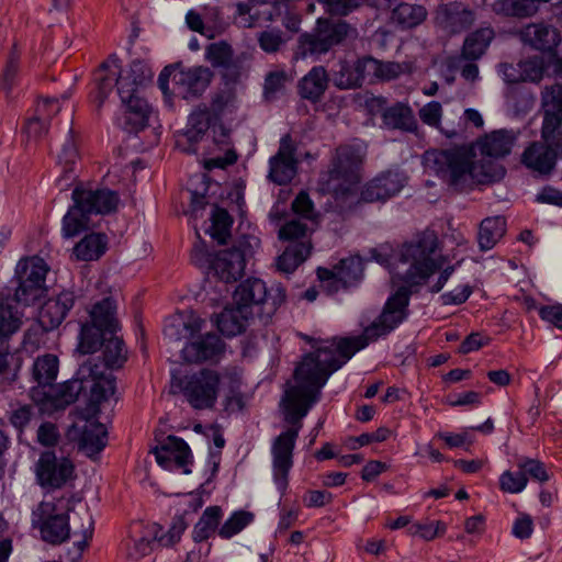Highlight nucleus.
<instances>
[{"label":"nucleus","instance_id":"13d9d810","mask_svg":"<svg viewBox=\"0 0 562 562\" xmlns=\"http://www.w3.org/2000/svg\"><path fill=\"white\" fill-rule=\"evenodd\" d=\"M233 57L232 47L225 43H213L206 48V58L213 67H227Z\"/></svg>","mask_w":562,"mask_h":562},{"label":"nucleus","instance_id":"39448f33","mask_svg":"<svg viewBox=\"0 0 562 562\" xmlns=\"http://www.w3.org/2000/svg\"><path fill=\"white\" fill-rule=\"evenodd\" d=\"M74 205L63 218V236L71 238L89 227V216L92 214H110L117 207L120 198L109 189L75 188L71 194Z\"/></svg>","mask_w":562,"mask_h":562},{"label":"nucleus","instance_id":"052dcab7","mask_svg":"<svg viewBox=\"0 0 562 562\" xmlns=\"http://www.w3.org/2000/svg\"><path fill=\"white\" fill-rule=\"evenodd\" d=\"M307 226L300 221H290L279 229V239L290 243H301L306 235Z\"/></svg>","mask_w":562,"mask_h":562},{"label":"nucleus","instance_id":"8fccbe9b","mask_svg":"<svg viewBox=\"0 0 562 562\" xmlns=\"http://www.w3.org/2000/svg\"><path fill=\"white\" fill-rule=\"evenodd\" d=\"M187 529V522L182 516H175L172 518L170 528L167 532H162L159 525H149L148 533L154 535V540L161 547H171L177 543L184 530Z\"/></svg>","mask_w":562,"mask_h":562},{"label":"nucleus","instance_id":"c756f323","mask_svg":"<svg viewBox=\"0 0 562 562\" xmlns=\"http://www.w3.org/2000/svg\"><path fill=\"white\" fill-rule=\"evenodd\" d=\"M475 21V13L470 8L460 2L448 3L443 8V29L458 34L469 30Z\"/></svg>","mask_w":562,"mask_h":562},{"label":"nucleus","instance_id":"4c0bfd02","mask_svg":"<svg viewBox=\"0 0 562 562\" xmlns=\"http://www.w3.org/2000/svg\"><path fill=\"white\" fill-rule=\"evenodd\" d=\"M108 337L109 333H105V329L91 322L81 323L77 350L82 355L94 353L103 347Z\"/></svg>","mask_w":562,"mask_h":562},{"label":"nucleus","instance_id":"5fc2aeb1","mask_svg":"<svg viewBox=\"0 0 562 562\" xmlns=\"http://www.w3.org/2000/svg\"><path fill=\"white\" fill-rule=\"evenodd\" d=\"M80 519L82 521L80 529L72 531V536L78 538L74 541L75 553L71 558L74 562L81 558L83 550L89 546V541L92 539L93 535V519L88 510H85Z\"/></svg>","mask_w":562,"mask_h":562},{"label":"nucleus","instance_id":"e2e57ef3","mask_svg":"<svg viewBox=\"0 0 562 562\" xmlns=\"http://www.w3.org/2000/svg\"><path fill=\"white\" fill-rule=\"evenodd\" d=\"M286 75L284 71L269 72L265 80V97L268 100L274 99L276 94L284 89Z\"/></svg>","mask_w":562,"mask_h":562},{"label":"nucleus","instance_id":"09e8293b","mask_svg":"<svg viewBox=\"0 0 562 562\" xmlns=\"http://www.w3.org/2000/svg\"><path fill=\"white\" fill-rule=\"evenodd\" d=\"M19 71L20 53L16 50L15 45H13L0 75V92H3L7 99H10L11 92L18 83Z\"/></svg>","mask_w":562,"mask_h":562},{"label":"nucleus","instance_id":"2eb2a0df","mask_svg":"<svg viewBox=\"0 0 562 562\" xmlns=\"http://www.w3.org/2000/svg\"><path fill=\"white\" fill-rule=\"evenodd\" d=\"M248 245L240 243L218 251L210 260V269L225 283L236 282L244 276Z\"/></svg>","mask_w":562,"mask_h":562},{"label":"nucleus","instance_id":"774afa93","mask_svg":"<svg viewBox=\"0 0 562 562\" xmlns=\"http://www.w3.org/2000/svg\"><path fill=\"white\" fill-rule=\"evenodd\" d=\"M543 139L549 142L552 146H555L562 157V122L559 123L555 120L554 122L549 121L543 130Z\"/></svg>","mask_w":562,"mask_h":562},{"label":"nucleus","instance_id":"c03bdc74","mask_svg":"<svg viewBox=\"0 0 562 562\" xmlns=\"http://www.w3.org/2000/svg\"><path fill=\"white\" fill-rule=\"evenodd\" d=\"M211 124V111L203 104L196 106L189 115L186 136L189 142H199Z\"/></svg>","mask_w":562,"mask_h":562},{"label":"nucleus","instance_id":"79ce46f5","mask_svg":"<svg viewBox=\"0 0 562 562\" xmlns=\"http://www.w3.org/2000/svg\"><path fill=\"white\" fill-rule=\"evenodd\" d=\"M427 16V11L424 7L402 2L395 7L391 14V20L401 29H412L419 25Z\"/></svg>","mask_w":562,"mask_h":562},{"label":"nucleus","instance_id":"6e6552de","mask_svg":"<svg viewBox=\"0 0 562 562\" xmlns=\"http://www.w3.org/2000/svg\"><path fill=\"white\" fill-rule=\"evenodd\" d=\"M350 26L345 21L318 19L312 33H304L297 40L296 58L314 57L328 53L348 35Z\"/></svg>","mask_w":562,"mask_h":562},{"label":"nucleus","instance_id":"b1692460","mask_svg":"<svg viewBox=\"0 0 562 562\" xmlns=\"http://www.w3.org/2000/svg\"><path fill=\"white\" fill-rule=\"evenodd\" d=\"M521 41L541 52H552L560 43L559 31L544 23H531L520 31Z\"/></svg>","mask_w":562,"mask_h":562},{"label":"nucleus","instance_id":"4d7b16f0","mask_svg":"<svg viewBox=\"0 0 562 562\" xmlns=\"http://www.w3.org/2000/svg\"><path fill=\"white\" fill-rule=\"evenodd\" d=\"M498 482L503 492L518 494L527 486L528 479L519 469L517 471L507 470L501 474Z\"/></svg>","mask_w":562,"mask_h":562},{"label":"nucleus","instance_id":"69168bd1","mask_svg":"<svg viewBox=\"0 0 562 562\" xmlns=\"http://www.w3.org/2000/svg\"><path fill=\"white\" fill-rule=\"evenodd\" d=\"M33 416L34 407L32 405H22L11 412L9 422L19 432H22Z\"/></svg>","mask_w":562,"mask_h":562},{"label":"nucleus","instance_id":"9d476101","mask_svg":"<svg viewBox=\"0 0 562 562\" xmlns=\"http://www.w3.org/2000/svg\"><path fill=\"white\" fill-rule=\"evenodd\" d=\"M221 375L213 369H201L180 378L177 386L189 405L199 411L210 409L216 403Z\"/></svg>","mask_w":562,"mask_h":562},{"label":"nucleus","instance_id":"f257e3e1","mask_svg":"<svg viewBox=\"0 0 562 562\" xmlns=\"http://www.w3.org/2000/svg\"><path fill=\"white\" fill-rule=\"evenodd\" d=\"M437 250L438 236L434 231H425L414 240L405 244L401 250V261L409 265L403 277L405 284L386 300L379 317L366 327L362 335L341 338L335 349L331 344L310 355L296 372L301 383L307 384L308 390L306 393L294 390L292 395L306 396L310 403L314 402L319 389L325 386L329 376L347 363L356 352L366 348L370 341L386 336L397 328L408 317L411 295L442 268V258L435 257Z\"/></svg>","mask_w":562,"mask_h":562},{"label":"nucleus","instance_id":"de8ad7c7","mask_svg":"<svg viewBox=\"0 0 562 562\" xmlns=\"http://www.w3.org/2000/svg\"><path fill=\"white\" fill-rule=\"evenodd\" d=\"M492 9L504 16L528 18L537 12L538 5L532 0H496Z\"/></svg>","mask_w":562,"mask_h":562},{"label":"nucleus","instance_id":"a18cd8bd","mask_svg":"<svg viewBox=\"0 0 562 562\" xmlns=\"http://www.w3.org/2000/svg\"><path fill=\"white\" fill-rule=\"evenodd\" d=\"M104 366L110 369H120L127 360V350L124 341L116 334H109L103 345Z\"/></svg>","mask_w":562,"mask_h":562},{"label":"nucleus","instance_id":"ea45409f","mask_svg":"<svg viewBox=\"0 0 562 562\" xmlns=\"http://www.w3.org/2000/svg\"><path fill=\"white\" fill-rule=\"evenodd\" d=\"M223 517L221 506H209L204 509L203 514L194 525L192 538L195 542L207 540L215 531H218V525Z\"/></svg>","mask_w":562,"mask_h":562},{"label":"nucleus","instance_id":"aec40b11","mask_svg":"<svg viewBox=\"0 0 562 562\" xmlns=\"http://www.w3.org/2000/svg\"><path fill=\"white\" fill-rule=\"evenodd\" d=\"M561 157L555 146L543 139L531 143L521 155V162L539 175H549L555 167L557 158Z\"/></svg>","mask_w":562,"mask_h":562},{"label":"nucleus","instance_id":"393cba45","mask_svg":"<svg viewBox=\"0 0 562 562\" xmlns=\"http://www.w3.org/2000/svg\"><path fill=\"white\" fill-rule=\"evenodd\" d=\"M204 323V319L198 314L189 311L167 319L164 326V335L171 341L189 339L202 330Z\"/></svg>","mask_w":562,"mask_h":562},{"label":"nucleus","instance_id":"a211bd4d","mask_svg":"<svg viewBox=\"0 0 562 562\" xmlns=\"http://www.w3.org/2000/svg\"><path fill=\"white\" fill-rule=\"evenodd\" d=\"M157 463L166 469H182L183 473L191 472L188 465L192 462V454L188 443L179 437L168 436L166 440L151 451Z\"/></svg>","mask_w":562,"mask_h":562},{"label":"nucleus","instance_id":"cd10ccee","mask_svg":"<svg viewBox=\"0 0 562 562\" xmlns=\"http://www.w3.org/2000/svg\"><path fill=\"white\" fill-rule=\"evenodd\" d=\"M328 85L329 76L325 67L314 66L300 79L297 91L302 99L316 103L324 97Z\"/></svg>","mask_w":562,"mask_h":562},{"label":"nucleus","instance_id":"5701e85b","mask_svg":"<svg viewBox=\"0 0 562 562\" xmlns=\"http://www.w3.org/2000/svg\"><path fill=\"white\" fill-rule=\"evenodd\" d=\"M22 326L20 316L13 311L9 300H0V373L8 367L10 347L9 339L19 331Z\"/></svg>","mask_w":562,"mask_h":562},{"label":"nucleus","instance_id":"e433bc0d","mask_svg":"<svg viewBox=\"0 0 562 562\" xmlns=\"http://www.w3.org/2000/svg\"><path fill=\"white\" fill-rule=\"evenodd\" d=\"M506 232V220L503 216L487 217L480 224L477 241L480 249H492Z\"/></svg>","mask_w":562,"mask_h":562},{"label":"nucleus","instance_id":"0e129e2a","mask_svg":"<svg viewBox=\"0 0 562 562\" xmlns=\"http://www.w3.org/2000/svg\"><path fill=\"white\" fill-rule=\"evenodd\" d=\"M418 114L424 124L438 127L442 116V106L439 102L431 101L425 104Z\"/></svg>","mask_w":562,"mask_h":562},{"label":"nucleus","instance_id":"f8f14e48","mask_svg":"<svg viewBox=\"0 0 562 562\" xmlns=\"http://www.w3.org/2000/svg\"><path fill=\"white\" fill-rule=\"evenodd\" d=\"M366 151L361 145L344 144L336 148L328 171L330 180L355 184L360 180L359 171Z\"/></svg>","mask_w":562,"mask_h":562},{"label":"nucleus","instance_id":"37998d69","mask_svg":"<svg viewBox=\"0 0 562 562\" xmlns=\"http://www.w3.org/2000/svg\"><path fill=\"white\" fill-rule=\"evenodd\" d=\"M542 105L544 108V116L541 137L543 138V130L549 121L562 122V116L559 115L562 112V85L555 83L544 88L542 91Z\"/></svg>","mask_w":562,"mask_h":562},{"label":"nucleus","instance_id":"ddd939ff","mask_svg":"<svg viewBox=\"0 0 562 562\" xmlns=\"http://www.w3.org/2000/svg\"><path fill=\"white\" fill-rule=\"evenodd\" d=\"M36 477L42 487L61 488L75 477V465L68 458H57L54 451H44L36 463Z\"/></svg>","mask_w":562,"mask_h":562},{"label":"nucleus","instance_id":"f3484780","mask_svg":"<svg viewBox=\"0 0 562 562\" xmlns=\"http://www.w3.org/2000/svg\"><path fill=\"white\" fill-rule=\"evenodd\" d=\"M296 146L291 134H285L280 139L277 154L269 160V179L279 184H288L296 173L297 160L295 158Z\"/></svg>","mask_w":562,"mask_h":562},{"label":"nucleus","instance_id":"412c9836","mask_svg":"<svg viewBox=\"0 0 562 562\" xmlns=\"http://www.w3.org/2000/svg\"><path fill=\"white\" fill-rule=\"evenodd\" d=\"M76 301L75 293L63 291L56 297L48 299L41 307L38 319L44 330L57 328L66 318Z\"/></svg>","mask_w":562,"mask_h":562},{"label":"nucleus","instance_id":"1a4fd4ad","mask_svg":"<svg viewBox=\"0 0 562 562\" xmlns=\"http://www.w3.org/2000/svg\"><path fill=\"white\" fill-rule=\"evenodd\" d=\"M47 271L46 262L40 257L20 261L15 271L19 285L15 289L13 299L10 296H0V300H9L13 311L18 313L21 321L22 315L19 313L13 302L27 306L38 301L45 293L44 284Z\"/></svg>","mask_w":562,"mask_h":562},{"label":"nucleus","instance_id":"f03ea898","mask_svg":"<svg viewBox=\"0 0 562 562\" xmlns=\"http://www.w3.org/2000/svg\"><path fill=\"white\" fill-rule=\"evenodd\" d=\"M300 337L308 342L314 348V351L306 353L302 358L301 362H299V364L295 367L293 374L294 384L290 385L285 390L281 400L284 420L292 426L276 437L271 446L273 481L281 495L285 494L289 485V473L293 467V451L295 448L296 439L299 437V432L303 426L302 419L308 414L313 405L319 401L322 392V389H319V392L316 395L317 398L314 402H311V404L306 396L295 397V395H292L294 390H300L297 391L299 393H306L308 390L307 384L304 385L299 380L296 374L297 369L303 364L310 355L317 352L321 348L331 346V344H334L333 348L335 349L338 345V341L341 339L333 338L330 340H321L315 339L306 334H300Z\"/></svg>","mask_w":562,"mask_h":562},{"label":"nucleus","instance_id":"6ab92c4d","mask_svg":"<svg viewBox=\"0 0 562 562\" xmlns=\"http://www.w3.org/2000/svg\"><path fill=\"white\" fill-rule=\"evenodd\" d=\"M224 341L218 335L209 333L186 344L181 353L186 362L202 363L218 360L224 352Z\"/></svg>","mask_w":562,"mask_h":562},{"label":"nucleus","instance_id":"a878e982","mask_svg":"<svg viewBox=\"0 0 562 562\" xmlns=\"http://www.w3.org/2000/svg\"><path fill=\"white\" fill-rule=\"evenodd\" d=\"M517 139L514 131L497 130L481 137L476 146L482 156L488 158H503L510 154Z\"/></svg>","mask_w":562,"mask_h":562},{"label":"nucleus","instance_id":"bb28decb","mask_svg":"<svg viewBox=\"0 0 562 562\" xmlns=\"http://www.w3.org/2000/svg\"><path fill=\"white\" fill-rule=\"evenodd\" d=\"M381 120L383 126L389 130H398L406 133H415L418 130L413 109L407 103L396 102L386 106L381 112Z\"/></svg>","mask_w":562,"mask_h":562},{"label":"nucleus","instance_id":"c9c22d12","mask_svg":"<svg viewBox=\"0 0 562 562\" xmlns=\"http://www.w3.org/2000/svg\"><path fill=\"white\" fill-rule=\"evenodd\" d=\"M494 31L491 27H481L467 36L459 60H476L485 53Z\"/></svg>","mask_w":562,"mask_h":562},{"label":"nucleus","instance_id":"423d86ee","mask_svg":"<svg viewBox=\"0 0 562 562\" xmlns=\"http://www.w3.org/2000/svg\"><path fill=\"white\" fill-rule=\"evenodd\" d=\"M213 79V72L203 66L172 70L165 67L158 77V86L165 95L178 94L183 99L203 94Z\"/></svg>","mask_w":562,"mask_h":562},{"label":"nucleus","instance_id":"603ef678","mask_svg":"<svg viewBox=\"0 0 562 562\" xmlns=\"http://www.w3.org/2000/svg\"><path fill=\"white\" fill-rule=\"evenodd\" d=\"M255 519V515L247 510H236L218 528L217 535L222 539H231L241 532Z\"/></svg>","mask_w":562,"mask_h":562},{"label":"nucleus","instance_id":"c85d7f7f","mask_svg":"<svg viewBox=\"0 0 562 562\" xmlns=\"http://www.w3.org/2000/svg\"><path fill=\"white\" fill-rule=\"evenodd\" d=\"M255 317V311L246 310L240 305L234 303L231 307H225L216 318V326L218 330L228 337L241 334L249 319Z\"/></svg>","mask_w":562,"mask_h":562},{"label":"nucleus","instance_id":"4be33fe9","mask_svg":"<svg viewBox=\"0 0 562 562\" xmlns=\"http://www.w3.org/2000/svg\"><path fill=\"white\" fill-rule=\"evenodd\" d=\"M404 187L398 172L387 171L371 180L361 192V200L368 203L385 201L397 194Z\"/></svg>","mask_w":562,"mask_h":562},{"label":"nucleus","instance_id":"6e6d98bb","mask_svg":"<svg viewBox=\"0 0 562 562\" xmlns=\"http://www.w3.org/2000/svg\"><path fill=\"white\" fill-rule=\"evenodd\" d=\"M517 469L521 470L525 476L531 480L544 483L550 480V475L547 472L546 465L538 459H531L527 457H519L516 461Z\"/></svg>","mask_w":562,"mask_h":562},{"label":"nucleus","instance_id":"0eeeda50","mask_svg":"<svg viewBox=\"0 0 562 562\" xmlns=\"http://www.w3.org/2000/svg\"><path fill=\"white\" fill-rule=\"evenodd\" d=\"M285 301V291L278 286L274 294L268 292L266 283L257 278L241 282L234 292V303L255 311V317L267 323Z\"/></svg>","mask_w":562,"mask_h":562},{"label":"nucleus","instance_id":"864d4df0","mask_svg":"<svg viewBox=\"0 0 562 562\" xmlns=\"http://www.w3.org/2000/svg\"><path fill=\"white\" fill-rule=\"evenodd\" d=\"M334 83L339 89H355L361 87L363 82L357 61H342L339 70L335 74Z\"/></svg>","mask_w":562,"mask_h":562},{"label":"nucleus","instance_id":"338daca9","mask_svg":"<svg viewBox=\"0 0 562 562\" xmlns=\"http://www.w3.org/2000/svg\"><path fill=\"white\" fill-rule=\"evenodd\" d=\"M538 313L543 322L562 329V304L542 305L538 308Z\"/></svg>","mask_w":562,"mask_h":562},{"label":"nucleus","instance_id":"f704fd0d","mask_svg":"<svg viewBox=\"0 0 562 562\" xmlns=\"http://www.w3.org/2000/svg\"><path fill=\"white\" fill-rule=\"evenodd\" d=\"M311 249L312 245L308 241L290 243L277 258V269L283 273H292L307 259Z\"/></svg>","mask_w":562,"mask_h":562},{"label":"nucleus","instance_id":"3c124183","mask_svg":"<svg viewBox=\"0 0 562 562\" xmlns=\"http://www.w3.org/2000/svg\"><path fill=\"white\" fill-rule=\"evenodd\" d=\"M363 274V262L360 257L341 259L337 265V282L344 288L356 284Z\"/></svg>","mask_w":562,"mask_h":562},{"label":"nucleus","instance_id":"9b49d317","mask_svg":"<svg viewBox=\"0 0 562 562\" xmlns=\"http://www.w3.org/2000/svg\"><path fill=\"white\" fill-rule=\"evenodd\" d=\"M32 526L43 541L57 546L69 539L71 529L66 513L58 512L54 502H41L32 513Z\"/></svg>","mask_w":562,"mask_h":562},{"label":"nucleus","instance_id":"bf43d9fd","mask_svg":"<svg viewBox=\"0 0 562 562\" xmlns=\"http://www.w3.org/2000/svg\"><path fill=\"white\" fill-rule=\"evenodd\" d=\"M521 72V82H539L543 78L544 61L540 57H532L518 63Z\"/></svg>","mask_w":562,"mask_h":562},{"label":"nucleus","instance_id":"49530a36","mask_svg":"<svg viewBox=\"0 0 562 562\" xmlns=\"http://www.w3.org/2000/svg\"><path fill=\"white\" fill-rule=\"evenodd\" d=\"M210 235L218 244H226L231 237V228L234 223L232 215L224 207L214 205L211 214Z\"/></svg>","mask_w":562,"mask_h":562},{"label":"nucleus","instance_id":"4468645a","mask_svg":"<svg viewBox=\"0 0 562 562\" xmlns=\"http://www.w3.org/2000/svg\"><path fill=\"white\" fill-rule=\"evenodd\" d=\"M133 82L123 81L120 99L124 106L123 128L128 133H137L148 125L150 108L138 91L133 90Z\"/></svg>","mask_w":562,"mask_h":562},{"label":"nucleus","instance_id":"20e7f679","mask_svg":"<svg viewBox=\"0 0 562 562\" xmlns=\"http://www.w3.org/2000/svg\"><path fill=\"white\" fill-rule=\"evenodd\" d=\"M473 158V151L465 148L432 150L425 154V165L457 190H462L470 180L486 183L504 177L505 169L499 164H477Z\"/></svg>","mask_w":562,"mask_h":562},{"label":"nucleus","instance_id":"7c9ffc66","mask_svg":"<svg viewBox=\"0 0 562 562\" xmlns=\"http://www.w3.org/2000/svg\"><path fill=\"white\" fill-rule=\"evenodd\" d=\"M116 308V303L111 296L103 297L95 302L89 311V322L105 329V333L116 334L120 330Z\"/></svg>","mask_w":562,"mask_h":562},{"label":"nucleus","instance_id":"a19ab883","mask_svg":"<svg viewBox=\"0 0 562 562\" xmlns=\"http://www.w3.org/2000/svg\"><path fill=\"white\" fill-rule=\"evenodd\" d=\"M266 4L265 0H249L238 3L234 16L235 23L240 27H254L261 20L270 19V12H265L259 9V7Z\"/></svg>","mask_w":562,"mask_h":562},{"label":"nucleus","instance_id":"2f4dec72","mask_svg":"<svg viewBox=\"0 0 562 562\" xmlns=\"http://www.w3.org/2000/svg\"><path fill=\"white\" fill-rule=\"evenodd\" d=\"M58 358L52 353H46L36 358L32 367V376L37 383V386L32 387V397L34 390H38L42 393L43 391H47L49 385L54 384L58 373Z\"/></svg>","mask_w":562,"mask_h":562},{"label":"nucleus","instance_id":"58836bf2","mask_svg":"<svg viewBox=\"0 0 562 562\" xmlns=\"http://www.w3.org/2000/svg\"><path fill=\"white\" fill-rule=\"evenodd\" d=\"M144 526L142 522H135L132 526V532L135 533L131 536L126 541V555L132 560H139L147 554H149L153 550V541L154 535L148 533L149 526L145 528V531L142 532Z\"/></svg>","mask_w":562,"mask_h":562},{"label":"nucleus","instance_id":"dca6fc26","mask_svg":"<svg viewBox=\"0 0 562 562\" xmlns=\"http://www.w3.org/2000/svg\"><path fill=\"white\" fill-rule=\"evenodd\" d=\"M95 91L93 92V102L98 108H101L105 99L112 92L113 88H120L123 81H131V76H123L121 60L117 56L111 55L100 67L94 71Z\"/></svg>","mask_w":562,"mask_h":562},{"label":"nucleus","instance_id":"72a5a7b5","mask_svg":"<svg viewBox=\"0 0 562 562\" xmlns=\"http://www.w3.org/2000/svg\"><path fill=\"white\" fill-rule=\"evenodd\" d=\"M108 443V430L101 423H88L80 437V448L89 458L99 454Z\"/></svg>","mask_w":562,"mask_h":562},{"label":"nucleus","instance_id":"680f3d73","mask_svg":"<svg viewBox=\"0 0 562 562\" xmlns=\"http://www.w3.org/2000/svg\"><path fill=\"white\" fill-rule=\"evenodd\" d=\"M49 122L36 116L29 117L24 124L23 133L27 142H36L47 133Z\"/></svg>","mask_w":562,"mask_h":562},{"label":"nucleus","instance_id":"473e14b6","mask_svg":"<svg viewBox=\"0 0 562 562\" xmlns=\"http://www.w3.org/2000/svg\"><path fill=\"white\" fill-rule=\"evenodd\" d=\"M108 236L103 233H90L74 247L77 259L82 261L98 260L108 249Z\"/></svg>","mask_w":562,"mask_h":562},{"label":"nucleus","instance_id":"7ed1b4c3","mask_svg":"<svg viewBox=\"0 0 562 562\" xmlns=\"http://www.w3.org/2000/svg\"><path fill=\"white\" fill-rule=\"evenodd\" d=\"M89 390V406L97 411L99 405L108 401L115 392V379L105 375L102 367L93 359L80 364L72 379L59 384L49 385L47 391H33V400L45 409L59 411L75 403L81 393Z\"/></svg>","mask_w":562,"mask_h":562}]
</instances>
